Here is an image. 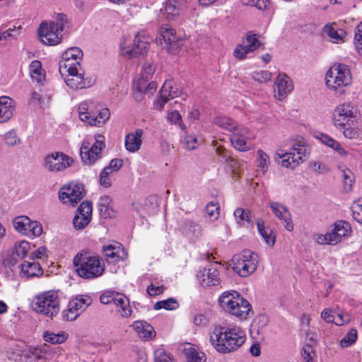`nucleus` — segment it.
<instances>
[{
	"label": "nucleus",
	"mask_w": 362,
	"mask_h": 362,
	"mask_svg": "<svg viewBox=\"0 0 362 362\" xmlns=\"http://www.w3.org/2000/svg\"><path fill=\"white\" fill-rule=\"evenodd\" d=\"M183 352L187 362H206V355L199 351L195 346L187 343L184 344Z\"/></svg>",
	"instance_id": "58836bf2"
},
{
	"label": "nucleus",
	"mask_w": 362,
	"mask_h": 362,
	"mask_svg": "<svg viewBox=\"0 0 362 362\" xmlns=\"http://www.w3.org/2000/svg\"><path fill=\"white\" fill-rule=\"evenodd\" d=\"M322 32L329 42L335 44L344 43L347 36L346 31L337 22L327 23L323 27Z\"/></svg>",
	"instance_id": "a878e982"
},
{
	"label": "nucleus",
	"mask_w": 362,
	"mask_h": 362,
	"mask_svg": "<svg viewBox=\"0 0 362 362\" xmlns=\"http://www.w3.org/2000/svg\"><path fill=\"white\" fill-rule=\"evenodd\" d=\"M73 162V159L69 156L54 152L45 156V168L50 172L62 171L70 167Z\"/></svg>",
	"instance_id": "f3484780"
},
{
	"label": "nucleus",
	"mask_w": 362,
	"mask_h": 362,
	"mask_svg": "<svg viewBox=\"0 0 362 362\" xmlns=\"http://www.w3.org/2000/svg\"><path fill=\"white\" fill-rule=\"evenodd\" d=\"M200 141L194 135H185L183 137L182 144L185 148L193 150L199 144Z\"/></svg>",
	"instance_id": "680f3d73"
},
{
	"label": "nucleus",
	"mask_w": 362,
	"mask_h": 362,
	"mask_svg": "<svg viewBox=\"0 0 362 362\" xmlns=\"http://www.w3.org/2000/svg\"><path fill=\"white\" fill-rule=\"evenodd\" d=\"M100 300L103 304H114L116 311L122 317H128L132 315L129 300L123 293L115 291H106L100 296Z\"/></svg>",
	"instance_id": "f8f14e48"
},
{
	"label": "nucleus",
	"mask_w": 362,
	"mask_h": 362,
	"mask_svg": "<svg viewBox=\"0 0 362 362\" xmlns=\"http://www.w3.org/2000/svg\"><path fill=\"white\" fill-rule=\"evenodd\" d=\"M352 81L349 67L341 63H335L331 66L325 76L326 87L337 97L346 93V88L351 85Z\"/></svg>",
	"instance_id": "f03ea898"
},
{
	"label": "nucleus",
	"mask_w": 362,
	"mask_h": 362,
	"mask_svg": "<svg viewBox=\"0 0 362 362\" xmlns=\"http://www.w3.org/2000/svg\"><path fill=\"white\" fill-rule=\"evenodd\" d=\"M197 279L202 286H217L220 283L218 270L213 265L200 269L197 274Z\"/></svg>",
	"instance_id": "5701e85b"
},
{
	"label": "nucleus",
	"mask_w": 362,
	"mask_h": 362,
	"mask_svg": "<svg viewBox=\"0 0 362 362\" xmlns=\"http://www.w3.org/2000/svg\"><path fill=\"white\" fill-rule=\"evenodd\" d=\"M103 252L109 263H116L120 260H124L127 253L122 245L117 242L105 244L103 247Z\"/></svg>",
	"instance_id": "b1692460"
},
{
	"label": "nucleus",
	"mask_w": 362,
	"mask_h": 362,
	"mask_svg": "<svg viewBox=\"0 0 362 362\" xmlns=\"http://www.w3.org/2000/svg\"><path fill=\"white\" fill-rule=\"evenodd\" d=\"M258 263V255L251 250H245L232 257L230 266L240 276L247 277L256 271Z\"/></svg>",
	"instance_id": "6e6552de"
},
{
	"label": "nucleus",
	"mask_w": 362,
	"mask_h": 362,
	"mask_svg": "<svg viewBox=\"0 0 362 362\" xmlns=\"http://www.w3.org/2000/svg\"><path fill=\"white\" fill-rule=\"evenodd\" d=\"M90 303L91 299L88 296H77L69 301L67 308L63 311V318L67 321L75 320Z\"/></svg>",
	"instance_id": "dca6fc26"
},
{
	"label": "nucleus",
	"mask_w": 362,
	"mask_h": 362,
	"mask_svg": "<svg viewBox=\"0 0 362 362\" xmlns=\"http://www.w3.org/2000/svg\"><path fill=\"white\" fill-rule=\"evenodd\" d=\"M351 122L348 124H345L343 127L337 128L341 131L343 136L349 139H356L360 135V130L358 127H352Z\"/></svg>",
	"instance_id": "6e6d98bb"
},
{
	"label": "nucleus",
	"mask_w": 362,
	"mask_h": 362,
	"mask_svg": "<svg viewBox=\"0 0 362 362\" xmlns=\"http://www.w3.org/2000/svg\"><path fill=\"white\" fill-rule=\"evenodd\" d=\"M313 239L318 245H336L344 241L336 230L334 223L331 225L325 234L319 233L313 234Z\"/></svg>",
	"instance_id": "cd10ccee"
},
{
	"label": "nucleus",
	"mask_w": 362,
	"mask_h": 362,
	"mask_svg": "<svg viewBox=\"0 0 362 362\" xmlns=\"http://www.w3.org/2000/svg\"><path fill=\"white\" fill-rule=\"evenodd\" d=\"M143 130L137 129L135 132L127 134L124 138L125 149L129 153L137 152L142 144Z\"/></svg>",
	"instance_id": "473e14b6"
},
{
	"label": "nucleus",
	"mask_w": 362,
	"mask_h": 362,
	"mask_svg": "<svg viewBox=\"0 0 362 362\" xmlns=\"http://www.w3.org/2000/svg\"><path fill=\"white\" fill-rule=\"evenodd\" d=\"M97 107V103L92 100H86L81 102L78 107L79 119L90 124V118L94 115V110Z\"/></svg>",
	"instance_id": "c9c22d12"
},
{
	"label": "nucleus",
	"mask_w": 362,
	"mask_h": 362,
	"mask_svg": "<svg viewBox=\"0 0 362 362\" xmlns=\"http://www.w3.org/2000/svg\"><path fill=\"white\" fill-rule=\"evenodd\" d=\"M272 78V73L268 71H257L252 74V78L261 83L269 81Z\"/></svg>",
	"instance_id": "0e129e2a"
},
{
	"label": "nucleus",
	"mask_w": 362,
	"mask_h": 362,
	"mask_svg": "<svg viewBox=\"0 0 362 362\" xmlns=\"http://www.w3.org/2000/svg\"><path fill=\"white\" fill-rule=\"evenodd\" d=\"M154 356L155 362H173L171 356L162 349L156 350Z\"/></svg>",
	"instance_id": "69168bd1"
},
{
	"label": "nucleus",
	"mask_w": 362,
	"mask_h": 362,
	"mask_svg": "<svg viewBox=\"0 0 362 362\" xmlns=\"http://www.w3.org/2000/svg\"><path fill=\"white\" fill-rule=\"evenodd\" d=\"M245 333L238 326L216 327L209 336V341L219 353L226 354L238 349L245 341Z\"/></svg>",
	"instance_id": "f257e3e1"
},
{
	"label": "nucleus",
	"mask_w": 362,
	"mask_h": 362,
	"mask_svg": "<svg viewBox=\"0 0 362 362\" xmlns=\"http://www.w3.org/2000/svg\"><path fill=\"white\" fill-rule=\"evenodd\" d=\"M354 45L357 52L362 54V22L358 23L354 31Z\"/></svg>",
	"instance_id": "e2e57ef3"
},
{
	"label": "nucleus",
	"mask_w": 362,
	"mask_h": 362,
	"mask_svg": "<svg viewBox=\"0 0 362 362\" xmlns=\"http://www.w3.org/2000/svg\"><path fill=\"white\" fill-rule=\"evenodd\" d=\"M353 216L356 221L362 223V200L354 205Z\"/></svg>",
	"instance_id": "774afa93"
},
{
	"label": "nucleus",
	"mask_w": 362,
	"mask_h": 362,
	"mask_svg": "<svg viewBox=\"0 0 362 362\" xmlns=\"http://www.w3.org/2000/svg\"><path fill=\"white\" fill-rule=\"evenodd\" d=\"M74 266L77 274L86 279L100 277L105 272V263L98 255L88 253L77 254L74 259Z\"/></svg>",
	"instance_id": "7ed1b4c3"
},
{
	"label": "nucleus",
	"mask_w": 362,
	"mask_h": 362,
	"mask_svg": "<svg viewBox=\"0 0 362 362\" xmlns=\"http://www.w3.org/2000/svg\"><path fill=\"white\" fill-rule=\"evenodd\" d=\"M252 50L246 45L245 42L238 45L233 51V56L238 60H243Z\"/></svg>",
	"instance_id": "13d9d810"
},
{
	"label": "nucleus",
	"mask_w": 362,
	"mask_h": 362,
	"mask_svg": "<svg viewBox=\"0 0 362 362\" xmlns=\"http://www.w3.org/2000/svg\"><path fill=\"white\" fill-rule=\"evenodd\" d=\"M160 12L163 13L165 18L172 20L180 15L181 5L177 0H166L160 8Z\"/></svg>",
	"instance_id": "4c0bfd02"
},
{
	"label": "nucleus",
	"mask_w": 362,
	"mask_h": 362,
	"mask_svg": "<svg viewBox=\"0 0 362 362\" xmlns=\"http://www.w3.org/2000/svg\"><path fill=\"white\" fill-rule=\"evenodd\" d=\"M68 334L66 332H60L59 333H54L52 332H45L43 334V339L46 342L52 344H60L66 341L68 339Z\"/></svg>",
	"instance_id": "de8ad7c7"
},
{
	"label": "nucleus",
	"mask_w": 362,
	"mask_h": 362,
	"mask_svg": "<svg viewBox=\"0 0 362 362\" xmlns=\"http://www.w3.org/2000/svg\"><path fill=\"white\" fill-rule=\"evenodd\" d=\"M243 42H245L246 45H247L252 52L256 50L261 45L259 36L252 32L247 33L246 38Z\"/></svg>",
	"instance_id": "bf43d9fd"
},
{
	"label": "nucleus",
	"mask_w": 362,
	"mask_h": 362,
	"mask_svg": "<svg viewBox=\"0 0 362 362\" xmlns=\"http://www.w3.org/2000/svg\"><path fill=\"white\" fill-rule=\"evenodd\" d=\"M4 139L6 144L8 146L18 145L21 142L20 139L14 131H10L6 133L4 135Z\"/></svg>",
	"instance_id": "338daca9"
},
{
	"label": "nucleus",
	"mask_w": 362,
	"mask_h": 362,
	"mask_svg": "<svg viewBox=\"0 0 362 362\" xmlns=\"http://www.w3.org/2000/svg\"><path fill=\"white\" fill-rule=\"evenodd\" d=\"M276 156L281 159L280 164L282 167L294 169L306 159L307 148L303 141H299L293 144L289 151H279Z\"/></svg>",
	"instance_id": "9d476101"
},
{
	"label": "nucleus",
	"mask_w": 362,
	"mask_h": 362,
	"mask_svg": "<svg viewBox=\"0 0 362 362\" xmlns=\"http://www.w3.org/2000/svg\"><path fill=\"white\" fill-rule=\"evenodd\" d=\"M214 123L219 128L231 133V134L239 127L243 126L237 124V122H235L233 119L223 115H220L215 117L214 119Z\"/></svg>",
	"instance_id": "a19ab883"
},
{
	"label": "nucleus",
	"mask_w": 362,
	"mask_h": 362,
	"mask_svg": "<svg viewBox=\"0 0 362 362\" xmlns=\"http://www.w3.org/2000/svg\"><path fill=\"white\" fill-rule=\"evenodd\" d=\"M105 136L96 134L83 141L81 147V156L83 162L88 165L93 164L101 157V152L105 148Z\"/></svg>",
	"instance_id": "1a4fd4ad"
},
{
	"label": "nucleus",
	"mask_w": 362,
	"mask_h": 362,
	"mask_svg": "<svg viewBox=\"0 0 362 362\" xmlns=\"http://www.w3.org/2000/svg\"><path fill=\"white\" fill-rule=\"evenodd\" d=\"M52 100L51 95L42 90H34L30 94V103L42 108L48 107Z\"/></svg>",
	"instance_id": "ea45409f"
},
{
	"label": "nucleus",
	"mask_w": 362,
	"mask_h": 362,
	"mask_svg": "<svg viewBox=\"0 0 362 362\" xmlns=\"http://www.w3.org/2000/svg\"><path fill=\"white\" fill-rule=\"evenodd\" d=\"M178 95L177 90L173 86L171 81H165L160 91V96L156 99L154 105L156 109L162 110L164 105L170 99L176 98Z\"/></svg>",
	"instance_id": "c85d7f7f"
},
{
	"label": "nucleus",
	"mask_w": 362,
	"mask_h": 362,
	"mask_svg": "<svg viewBox=\"0 0 362 362\" xmlns=\"http://www.w3.org/2000/svg\"><path fill=\"white\" fill-rule=\"evenodd\" d=\"M167 120L171 124L178 126L181 130L184 132L186 131L187 127L182 122L181 115L177 110L169 111L167 116Z\"/></svg>",
	"instance_id": "603ef678"
},
{
	"label": "nucleus",
	"mask_w": 362,
	"mask_h": 362,
	"mask_svg": "<svg viewBox=\"0 0 362 362\" xmlns=\"http://www.w3.org/2000/svg\"><path fill=\"white\" fill-rule=\"evenodd\" d=\"M358 118L356 108L350 103L338 105L333 110L332 119L336 128L343 127L345 124L353 123Z\"/></svg>",
	"instance_id": "9b49d317"
},
{
	"label": "nucleus",
	"mask_w": 362,
	"mask_h": 362,
	"mask_svg": "<svg viewBox=\"0 0 362 362\" xmlns=\"http://www.w3.org/2000/svg\"><path fill=\"white\" fill-rule=\"evenodd\" d=\"M29 72L33 81L38 83L45 79V71L42 68V64L39 60H33L29 65Z\"/></svg>",
	"instance_id": "c03bdc74"
},
{
	"label": "nucleus",
	"mask_w": 362,
	"mask_h": 362,
	"mask_svg": "<svg viewBox=\"0 0 362 362\" xmlns=\"http://www.w3.org/2000/svg\"><path fill=\"white\" fill-rule=\"evenodd\" d=\"M156 69V64L153 62H145L141 69L139 76L135 80L133 90L135 93V98L140 100L144 93L152 94L157 89V83L155 81H150Z\"/></svg>",
	"instance_id": "0eeeda50"
},
{
	"label": "nucleus",
	"mask_w": 362,
	"mask_h": 362,
	"mask_svg": "<svg viewBox=\"0 0 362 362\" xmlns=\"http://www.w3.org/2000/svg\"><path fill=\"white\" fill-rule=\"evenodd\" d=\"M131 327L137 333L139 337L146 340L152 339L156 334L153 327L146 321H135Z\"/></svg>",
	"instance_id": "f704fd0d"
},
{
	"label": "nucleus",
	"mask_w": 362,
	"mask_h": 362,
	"mask_svg": "<svg viewBox=\"0 0 362 362\" xmlns=\"http://www.w3.org/2000/svg\"><path fill=\"white\" fill-rule=\"evenodd\" d=\"M334 223L336 230L343 240L349 238L352 233L351 225L345 221H337Z\"/></svg>",
	"instance_id": "3c124183"
},
{
	"label": "nucleus",
	"mask_w": 362,
	"mask_h": 362,
	"mask_svg": "<svg viewBox=\"0 0 362 362\" xmlns=\"http://www.w3.org/2000/svg\"><path fill=\"white\" fill-rule=\"evenodd\" d=\"M179 306V304L177 301L173 298H168L166 300H160L157 303H156L153 305V308L156 310H160V309H165L167 310H173L177 308Z\"/></svg>",
	"instance_id": "5fc2aeb1"
},
{
	"label": "nucleus",
	"mask_w": 362,
	"mask_h": 362,
	"mask_svg": "<svg viewBox=\"0 0 362 362\" xmlns=\"http://www.w3.org/2000/svg\"><path fill=\"white\" fill-rule=\"evenodd\" d=\"M30 250V243L26 240L16 241L12 249V257L15 261L25 257Z\"/></svg>",
	"instance_id": "37998d69"
},
{
	"label": "nucleus",
	"mask_w": 362,
	"mask_h": 362,
	"mask_svg": "<svg viewBox=\"0 0 362 362\" xmlns=\"http://www.w3.org/2000/svg\"><path fill=\"white\" fill-rule=\"evenodd\" d=\"M13 226L17 232L29 238L40 237L43 232L42 224L37 221H32L27 216H19L13 218Z\"/></svg>",
	"instance_id": "4468645a"
},
{
	"label": "nucleus",
	"mask_w": 362,
	"mask_h": 362,
	"mask_svg": "<svg viewBox=\"0 0 362 362\" xmlns=\"http://www.w3.org/2000/svg\"><path fill=\"white\" fill-rule=\"evenodd\" d=\"M85 196L83 185L76 182H70L62 186L59 191V198L65 205L74 206Z\"/></svg>",
	"instance_id": "2eb2a0df"
},
{
	"label": "nucleus",
	"mask_w": 362,
	"mask_h": 362,
	"mask_svg": "<svg viewBox=\"0 0 362 362\" xmlns=\"http://www.w3.org/2000/svg\"><path fill=\"white\" fill-rule=\"evenodd\" d=\"M157 41L162 46L172 50L182 45V40L176 36L175 31L167 24H164L160 28Z\"/></svg>",
	"instance_id": "a211bd4d"
},
{
	"label": "nucleus",
	"mask_w": 362,
	"mask_h": 362,
	"mask_svg": "<svg viewBox=\"0 0 362 362\" xmlns=\"http://www.w3.org/2000/svg\"><path fill=\"white\" fill-rule=\"evenodd\" d=\"M357 339V331L351 329L349 332L341 339L340 345L343 348L349 347L353 344Z\"/></svg>",
	"instance_id": "052dcab7"
},
{
	"label": "nucleus",
	"mask_w": 362,
	"mask_h": 362,
	"mask_svg": "<svg viewBox=\"0 0 362 362\" xmlns=\"http://www.w3.org/2000/svg\"><path fill=\"white\" fill-rule=\"evenodd\" d=\"M269 207L272 213L281 221L285 229L288 231L293 230V223L291 215L287 207L278 202H271Z\"/></svg>",
	"instance_id": "393cba45"
},
{
	"label": "nucleus",
	"mask_w": 362,
	"mask_h": 362,
	"mask_svg": "<svg viewBox=\"0 0 362 362\" xmlns=\"http://www.w3.org/2000/svg\"><path fill=\"white\" fill-rule=\"evenodd\" d=\"M67 23L66 16L62 13L57 14L54 22H42L38 28L42 43L49 46L59 44L62 37V32Z\"/></svg>",
	"instance_id": "423d86ee"
},
{
	"label": "nucleus",
	"mask_w": 362,
	"mask_h": 362,
	"mask_svg": "<svg viewBox=\"0 0 362 362\" xmlns=\"http://www.w3.org/2000/svg\"><path fill=\"white\" fill-rule=\"evenodd\" d=\"M68 73L64 78L66 85L74 90L83 89L91 87L95 81L86 75L85 71L81 64H76V68L69 67V70L64 71Z\"/></svg>",
	"instance_id": "ddd939ff"
},
{
	"label": "nucleus",
	"mask_w": 362,
	"mask_h": 362,
	"mask_svg": "<svg viewBox=\"0 0 362 362\" xmlns=\"http://www.w3.org/2000/svg\"><path fill=\"white\" fill-rule=\"evenodd\" d=\"M61 348L52 347L47 344L40 346L38 348L30 347L28 351L37 359L49 361L61 354Z\"/></svg>",
	"instance_id": "c756f323"
},
{
	"label": "nucleus",
	"mask_w": 362,
	"mask_h": 362,
	"mask_svg": "<svg viewBox=\"0 0 362 362\" xmlns=\"http://www.w3.org/2000/svg\"><path fill=\"white\" fill-rule=\"evenodd\" d=\"M30 305L35 313L52 317L60 310L59 292L55 290L40 292L33 297Z\"/></svg>",
	"instance_id": "39448f33"
},
{
	"label": "nucleus",
	"mask_w": 362,
	"mask_h": 362,
	"mask_svg": "<svg viewBox=\"0 0 362 362\" xmlns=\"http://www.w3.org/2000/svg\"><path fill=\"white\" fill-rule=\"evenodd\" d=\"M220 307L240 320L248 317L252 311L250 303L235 291L223 292L218 298Z\"/></svg>",
	"instance_id": "20e7f679"
},
{
	"label": "nucleus",
	"mask_w": 362,
	"mask_h": 362,
	"mask_svg": "<svg viewBox=\"0 0 362 362\" xmlns=\"http://www.w3.org/2000/svg\"><path fill=\"white\" fill-rule=\"evenodd\" d=\"M339 169L343 177L344 190L346 192L351 191L354 183L353 173L344 165H339Z\"/></svg>",
	"instance_id": "8fccbe9b"
},
{
	"label": "nucleus",
	"mask_w": 362,
	"mask_h": 362,
	"mask_svg": "<svg viewBox=\"0 0 362 362\" xmlns=\"http://www.w3.org/2000/svg\"><path fill=\"white\" fill-rule=\"evenodd\" d=\"M268 321V317L265 315H259L256 317L251 324L250 334L252 335L262 334V331L267 326Z\"/></svg>",
	"instance_id": "49530a36"
},
{
	"label": "nucleus",
	"mask_w": 362,
	"mask_h": 362,
	"mask_svg": "<svg viewBox=\"0 0 362 362\" xmlns=\"http://www.w3.org/2000/svg\"><path fill=\"white\" fill-rule=\"evenodd\" d=\"M322 318L327 322H333L337 326H341L349 323L351 317L343 312L335 313L329 308H325L321 313Z\"/></svg>",
	"instance_id": "2f4dec72"
},
{
	"label": "nucleus",
	"mask_w": 362,
	"mask_h": 362,
	"mask_svg": "<svg viewBox=\"0 0 362 362\" xmlns=\"http://www.w3.org/2000/svg\"><path fill=\"white\" fill-rule=\"evenodd\" d=\"M293 90V83L286 74H279L274 83V96L279 100L284 99Z\"/></svg>",
	"instance_id": "bb28decb"
},
{
	"label": "nucleus",
	"mask_w": 362,
	"mask_h": 362,
	"mask_svg": "<svg viewBox=\"0 0 362 362\" xmlns=\"http://www.w3.org/2000/svg\"><path fill=\"white\" fill-rule=\"evenodd\" d=\"M15 103L9 97H0V123L8 121L13 116Z\"/></svg>",
	"instance_id": "72a5a7b5"
},
{
	"label": "nucleus",
	"mask_w": 362,
	"mask_h": 362,
	"mask_svg": "<svg viewBox=\"0 0 362 362\" xmlns=\"http://www.w3.org/2000/svg\"><path fill=\"white\" fill-rule=\"evenodd\" d=\"M314 137L318 140L322 144L327 146V147L332 148V150L336 146V145L339 143L338 141L331 137L329 135L317 132L314 133Z\"/></svg>",
	"instance_id": "864d4df0"
},
{
	"label": "nucleus",
	"mask_w": 362,
	"mask_h": 362,
	"mask_svg": "<svg viewBox=\"0 0 362 362\" xmlns=\"http://www.w3.org/2000/svg\"><path fill=\"white\" fill-rule=\"evenodd\" d=\"M19 275L23 279H28L35 276H40L42 274L43 270L40 263L32 261H24L20 266Z\"/></svg>",
	"instance_id": "7c9ffc66"
},
{
	"label": "nucleus",
	"mask_w": 362,
	"mask_h": 362,
	"mask_svg": "<svg viewBox=\"0 0 362 362\" xmlns=\"http://www.w3.org/2000/svg\"><path fill=\"white\" fill-rule=\"evenodd\" d=\"M206 217L211 221H216L219 216V206L218 204L210 202L205 207Z\"/></svg>",
	"instance_id": "4d7b16f0"
},
{
	"label": "nucleus",
	"mask_w": 362,
	"mask_h": 362,
	"mask_svg": "<svg viewBox=\"0 0 362 362\" xmlns=\"http://www.w3.org/2000/svg\"><path fill=\"white\" fill-rule=\"evenodd\" d=\"M256 167L262 173H265L269 168L270 165L269 156L262 150L259 149L256 153L255 158Z\"/></svg>",
	"instance_id": "09e8293b"
},
{
	"label": "nucleus",
	"mask_w": 362,
	"mask_h": 362,
	"mask_svg": "<svg viewBox=\"0 0 362 362\" xmlns=\"http://www.w3.org/2000/svg\"><path fill=\"white\" fill-rule=\"evenodd\" d=\"M257 228L259 234L264 239V242L270 247L274 246L276 241V235L269 227H266L262 219L257 221Z\"/></svg>",
	"instance_id": "79ce46f5"
},
{
	"label": "nucleus",
	"mask_w": 362,
	"mask_h": 362,
	"mask_svg": "<svg viewBox=\"0 0 362 362\" xmlns=\"http://www.w3.org/2000/svg\"><path fill=\"white\" fill-rule=\"evenodd\" d=\"M93 206L89 201L83 202L78 207L73 218V226L76 230L84 229L90 222Z\"/></svg>",
	"instance_id": "6ab92c4d"
},
{
	"label": "nucleus",
	"mask_w": 362,
	"mask_h": 362,
	"mask_svg": "<svg viewBox=\"0 0 362 362\" xmlns=\"http://www.w3.org/2000/svg\"><path fill=\"white\" fill-rule=\"evenodd\" d=\"M83 57L81 49L76 47L66 49L62 55V61L59 64V71L63 75L64 71L69 70V67L76 68V64H81L79 61Z\"/></svg>",
	"instance_id": "412c9836"
},
{
	"label": "nucleus",
	"mask_w": 362,
	"mask_h": 362,
	"mask_svg": "<svg viewBox=\"0 0 362 362\" xmlns=\"http://www.w3.org/2000/svg\"><path fill=\"white\" fill-rule=\"evenodd\" d=\"M93 117L90 118V124L94 127H101L106 123L110 116V112L108 108L103 107L97 104V107L94 110Z\"/></svg>",
	"instance_id": "e433bc0d"
},
{
	"label": "nucleus",
	"mask_w": 362,
	"mask_h": 362,
	"mask_svg": "<svg viewBox=\"0 0 362 362\" xmlns=\"http://www.w3.org/2000/svg\"><path fill=\"white\" fill-rule=\"evenodd\" d=\"M136 52L129 49V47H124V54L127 59H132L144 56L146 54L149 48L150 38L144 34L138 33L133 40Z\"/></svg>",
	"instance_id": "aec40b11"
},
{
	"label": "nucleus",
	"mask_w": 362,
	"mask_h": 362,
	"mask_svg": "<svg viewBox=\"0 0 362 362\" xmlns=\"http://www.w3.org/2000/svg\"><path fill=\"white\" fill-rule=\"evenodd\" d=\"M252 139L250 130L242 126L230 136V141L235 148L240 151H246L250 149L248 141Z\"/></svg>",
	"instance_id": "4be33fe9"
},
{
	"label": "nucleus",
	"mask_w": 362,
	"mask_h": 362,
	"mask_svg": "<svg viewBox=\"0 0 362 362\" xmlns=\"http://www.w3.org/2000/svg\"><path fill=\"white\" fill-rule=\"evenodd\" d=\"M233 216L236 224L239 227H245L247 224L252 223L251 213L248 209L238 207L234 211Z\"/></svg>",
	"instance_id": "a18cd8bd"
}]
</instances>
